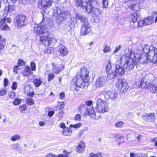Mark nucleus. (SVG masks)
Instances as JSON below:
<instances>
[{"label":"nucleus","mask_w":157,"mask_h":157,"mask_svg":"<svg viewBox=\"0 0 157 157\" xmlns=\"http://www.w3.org/2000/svg\"><path fill=\"white\" fill-rule=\"evenodd\" d=\"M149 59L146 53L139 54L131 52L130 56L124 55L121 57L120 61L121 65L128 70L133 69L135 62L136 64L147 63Z\"/></svg>","instance_id":"obj_1"},{"label":"nucleus","mask_w":157,"mask_h":157,"mask_svg":"<svg viewBox=\"0 0 157 157\" xmlns=\"http://www.w3.org/2000/svg\"><path fill=\"white\" fill-rule=\"evenodd\" d=\"M34 32L40 36V41L41 44L46 46H50L52 43V38L48 36L47 29L44 27L38 26L35 25L34 27Z\"/></svg>","instance_id":"obj_2"},{"label":"nucleus","mask_w":157,"mask_h":157,"mask_svg":"<svg viewBox=\"0 0 157 157\" xmlns=\"http://www.w3.org/2000/svg\"><path fill=\"white\" fill-rule=\"evenodd\" d=\"M53 14L56 17V22L60 24L64 21L66 20L69 17V12L67 11H61L58 7H55L53 10Z\"/></svg>","instance_id":"obj_3"},{"label":"nucleus","mask_w":157,"mask_h":157,"mask_svg":"<svg viewBox=\"0 0 157 157\" xmlns=\"http://www.w3.org/2000/svg\"><path fill=\"white\" fill-rule=\"evenodd\" d=\"M75 17L77 19H79L82 23V26L80 31L81 34L84 36L88 34L90 31V26L86 18L79 14H76Z\"/></svg>","instance_id":"obj_4"},{"label":"nucleus","mask_w":157,"mask_h":157,"mask_svg":"<svg viewBox=\"0 0 157 157\" xmlns=\"http://www.w3.org/2000/svg\"><path fill=\"white\" fill-rule=\"evenodd\" d=\"M95 109L99 113H103L109 110L107 103L101 98L97 99Z\"/></svg>","instance_id":"obj_5"},{"label":"nucleus","mask_w":157,"mask_h":157,"mask_svg":"<svg viewBox=\"0 0 157 157\" xmlns=\"http://www.w3.org/2000/svg\"><path fill=\"white\" fill-rule=\"evenodd\" d=\"M85 79L80 76V75H78L73 79V82L76 86L74 90L78 91L79 88H83L85 86V82H88L85 81Z\"/></svg>","instance_id":"obj_6"},{"label":"nucleus","mask_w":157,"mask_h":157,"mask_svg":"<svg viewBox=\"0 0 157 157\" xmlns=\"http://www.w3.org/2000/svg\"><path fill=\"white\" fill-rule=\"evenodd\" d=\"M115 80L117 82L115 86L117 89L121 93L126 92L128 86L125 80L122 78H116Z\"/></svg>","instance_id":"obj_7"},{"label":"nucleus","mask_w":157,"mask_h":157,"mask_svg":"<svg viewBox=\"0 0 157 157\" xmlns=\"http://www.w3.org/2000/svg\"><path fill=\"white\" fill-rule=\"evenodd\" d=\"M15 26L18 28H21L22 26L26 25L28 23L27 17L25 16H17L14 19Z\"/></svg>","instance_id":"obj_8"},{"label":"nucleus","mask_w":157,"mask_h":157,"mask_svg":"<svg viewBox=\"0 0 157 157\" xmlns=\"http://www.w3.org/2000/svg\"><path fill=\"white\" fill-rule=\"evenodd\" d=\"M104 96L105 100L108 101L110 99L114 100L117 96V93L114 90H103L101 92Z\"/></svg>","instance_id":"obj_9"},{"label":"nucleus","mask_w":157,"mask_h":157,"mask_svg":"<svg viewBox=\"0 0 157 157\" xmlns=\"http://www.w3.org/2000/svg\"><path fill=\"white\" fill-rule=\"evenodd\" d=\"M150 51L148 52V58L149 60L154 63H157V48L151 47Z\"/></svg>","instance_id":"obj_10"},{"label":"nucleus","mask_w":157,"mask_h":157,"mask_svg":"<svg viewBox=\"0 0 157 157\" xmlns=\"http://www.w3.org/2000/svg\"><path fill=\"white\" fill-rule=\"evenodd\" d=\"M85 113L86 114H88L90 117L94 119L98 120L101 117L98 113H95L93 107L86 109Z\"/></svg>","instance_id":"obj_11"},{"label":"nucleus","mask_w":157,"mask_h":157,"mask_svg":"<svg viewBox=\"0 0 157 157\" xmlns=\"http://www.w3.org/2000/svg\"><path fill=\"white\" fill-rule=\"evenodd\" d=\"M51 0H41L38 2V6L40 8H44L45 9L51 6Z\"/></svg>","instance_id":"obj_12"},{"label":"nucleus","mask_w":157,"mask_h":157,"mask_svg":"<svg viewBox=\"0 0 157 157\" xmlns=\"http://www.w3.org/2000/svg\"><path fill=\"white\" fill-rule=\"evenodd\" d=\"M93 5L91 3L89 2H83L81 6L83 9H85V11L88 13L92 12Z\"/></svg>","instance_id":"obj_13"},{"label":"nucleus","mask_w":157,"mask_h":157,"mask_svg":"<svg viewBox=\"0 0 157 157\" xmlns=\"http://www.w3.org/2000/svg\"><path fill=\"white\" fill-rule=\"evenodd\" d=\"M147 90L152 94H157V85L154 82H150L147 86Z\"/></svg>","instance_id":"obj_14"},{"label":"nucleus","mask_w":157,"mask_h":157,"mask_svg":"<svg viewBox=\"0 0 157 157\" xmlns=\"http://www.w3.org/2000/svg\"><path fill=\"white\" fill-rule=\"evenodd\" d=\"M80 76L85 79V81L86 82H88L89 80L90 77L88 76L89 72L87 71V69L85 68H81L80 71Z\"/></svg>","instance_id":"obj_15"},{"label":"nucleus","mask_w":157,"mask_h":157,"mask_svg":"<svg viewBox=\"0 0 157 157\" xmlns=\"http://www.w3.org/2000/svg\"><path fill=\"white\" fill-rule=\"evenodd\" d=\"M106 79V77L105 76H103L97 78L96 80L95 83V86L97 88H99L102 86Z\"/></svg>","instance_id":"obj_16"},{"label":"nucleus","mask_w":157,"mask_h":157,"mask_svg":"<svg viewBox=\"0 0 157 157\" xmlns=\"http://www.w3.org/2000/svg\"><path fill=\"white\" fill-rule=\"evenodd\" d=\"M129 19L130 22L131 23V26L130 27L131 29H135L136 27L135 26H132V23H134L136 22L137 19V15L136 13L132 14L129 16Z\"/></svg>","instance_id":"obj_17"},{"label":"nucleus","mask_w":157,"mask_h":157,"mask_svg":"<svg viewBox=\"0 0 157 157\" xmlns=\"http://www.w3.org/2000/svg\"><path fill=\"white\" fill-rule=\"evenodd\" d=\"M143 119L149 122L154 121L155 119V115L154 113L145 114L142 115Z\"/></svg>","instance_id":"obj_18"},{"label":"nucleus","mask_w":157,"mask_h":157,"mask_svg":"<svg viewBox=\"0 0 157 157\" xmlns=\"http://www.w3.org/2000/svg\"><path fill=\"white\" fill-rule=\"evenodd\" d=\"M24 91L26 95L32 97L34 94L33 88L29 86H26L24 88Z\"/></svg>","instance_id":"obj_19"},{"label":"nucleus","mask_w":157,"mask_h":157,"mask_svg":"<svg viewBox=\"0 0 157 157\" xmlns=\"http://www.w3.org/2000/svg\"><path fill=\"white\" fill-rule=\"evenodd\" d=\"M59 48V52L60 55L62 56H65L67 54V48L64 45H60Z\"/></svg>","instance_id":"obj_20"},{"label":"nucleus","mask_w":157,"mask_h":157,"mask_svg":"<svg viewBox=\"0 0 157 157\" xmlns=\"http://www.w3.org/2000/svg\"><path fill=\"white\" fill-rule=\"evenodd\" d=\"M114 69L116 73L120 75H122L125 73L124 69L119 65H116Z\"/></svg>","instance_id":"obj_21"},{"label":"nucleus","mask_w":157,"mask_h":157,"mask_svg":"<svg viewBox=\"0 0 157 157\" xmlns=\"http://www.w3.org/2000/svg\"><path fill=\"white\" fill-rule=\"evenodd\" d=\"M22 74L24 76H28L30 75L33 74V73L31 71L30 67L26 66L23 71Z\"/></svg>","instance_id":"obj_22"},{"label":"nucleus","mask_w":157,"mask_h":157,"mask_svg":"<svg viewBox=\"0 0 157 157\" xmlns=\"http://www.w3.org/2000/svg\"><path fill=\"white\" fill-rule=\"evenodd\" d=\"M106 71L107 74V77L109 78V79H112L114 78L116 75L114 68L113 71L112 69H111L108 70Z\"/></svg>","instance_id":"obj_23"},{"label":"nucleus","mask_w":157,"mask_h":157,"mask_svg":"<svg viewBox=\"0 0 157 157\" xmlns=\"http://www.w3.org/2000/svg\"><path fill=\"white\" fill-rule=\"evenodd\" d=\"M85 147V145L84 143L82 142H80L78 144V146L76 148L77 151L78 152H82Z\"/></svg>","instance_id":"obj_24"},{"label":"nucleus","mask_w":157,"mask_h":157,"mask_svg":"<svg viewBox=\"0 0 157 157\" xmlns=\"http://www.w3.org/2000/svg\"><path fill=\"white\" fill-rule=\"evenodd\" d=\"M62 133L64 136H69L72 134V130L69 128H65L62 131Z\"/></svg>","instance_id":"obj_25"},{"label":"nucleus","mask_w":157,"mask_h":157,"mask_svg":"<svg viewBox=\"0 0 157 157\" xmlns=\"http://www.w3.org/2000/svg\"><path fill=\"white\" fill-rule=\"evenodd\" d=\"M145 25H150L153 22V19L152 17L149 16L144 18V19Z\"/></svg>","instance_id":"obj_26"},{"label":"nucleus","mask_w":157,"mask_h":157,"mask_svg":"<svg viewBox=\"0 0 157 157\" xmlns=\"http://www.w3.org/2000/svg\"><path fill=\"white\" fill-rule=\"evenodd\" d=\"M92 12L97 16H99L102 13L101 11L98 8L94 7L92 8Z\"/></svg>","instance_id":"obj_27"},{"label":"nucleus","mask_w":157,"mask_h":157,"mask_svg":"<svg viewBox=\"0 0 157 157\" xmlns=\"http://www.w3.org/2000/svg\"><path fill=\"white\" fill-rule=\"evenodd\" d=\"M151 46H150L147 44L145 45L144 48H143V51L144 52V53H146L148 55V52H149V51L151 50Z\"/></svg>","instance_id":"obj_28"},{"label":"nucleus","mask_w":157,"mask_h":157,"mask_svg":"<svg viewBox=\"0 0 157 157\" xmlns=\"http://www.w3.org/2000/svg\"><path fill=\"white\" fill-rule=\"evenodd\" d=\"M1 25L0 26L1 29L2 30H7L9 29V27L6 23L1 22Z\"/></svg>","instance_id":"obj_29"},{"label":"nucleus","mask_w":157,"mask_h":157,"mask_svg":"<svg viewBox=\"0 0 157 157\" xmlns=\"http://www.w3.org/2000/svg\"><path fill=\"white\" fill-rule=\"evenodd\" d=\"M150 82H145L142 80H141L140 85L139 86V87L140 88H147V84H149Z\"/></svg>","instance_id":"obj_30"},{"label":"nucleus","mask_w":157,"mask_h":157,"mask_svg":"<svg viewBox=\"0 0 157 157\" xmlns=\"http://www.w3.org/2000/svg\"><path fill=\"white\" fill-rule=\"evenodd\" d=\"M21 138V136L18 134H16L12 136L10 138L11 140L13 141H15L20 140Z\"/></svg>","instance_id":"obj_31"},{"label":"nucleus","mask_w":157,"mask_h":157,"mask_svg":"<svg viewBox=\"0 0 157 157\" xmlns=\"http://www.w3.org/2000/svg\"><path fill=\"white\" fill-rule=\"evenodd\" d=\"M33 82L36 86L38 87L41 85V82L40 79L36 78L33 80Z\"/></svg>","instance_id":"obj_32"},{"label":"nucleus","mask_w":157,"mask_h":157,"mask_svg":"<svg viewBox=\"0 0 157 157\" xmlns=\"http://www.w3.org/2000/svg\"><path fill=\"white\" fill-rule=\"evenodd\" d=\"M139 5L138 4H133L129 5L128 7L132 10H136L137 9V7L138 8H139Z\"/></svg>","instance_id":"obj_33"},{"label":"nucleus","mask_w":157,"mask_h":157,"mask_svg":"<svg viewBox=\"0 0 157 157\" xmlns=\"http://www.w3.org/2000/svg\"><path fill=\"white\" fill-rule=\"evenodd\" d=\"M111 51L110 46L107 45H105L103 49V52L105 53H107V52H109Z\"/></svg>","instance_id":"obj_34"},{"label":"nucleus","mask_w":157,"mask_h":157,"mask_svg":"<svg viewBox=\"0 0 157 157\" xmlns=\"http://www.w3.org/2000/svg\"><path fill=\"white\" fill-rule=\"evenodd\" d=\"M101 153H98L96 154L91 153L90 154L89 157H102Z\"/></svg>","instance_id":"obj_35"},{"label":"nucleus","mask_w":157,"mask_h":157,"mask_svg":"<svg viewBox=\"0 0 157 157\" xmlns=\"http://www.w3.org/2000/svg\"><path fill=\"white\" fill-rule=\"evenodd\" d=\"M21 69V68L18 65H16L14 67L13 71L15 74H17L18 73V71H19V70Z\"/></svg>","instance_id":"obj_36"},{"label":"nucleus","mask_w":157,"mask_h":157,"mask_svg":"<svg viewBox=\"0 0 157 157\" xmlns=\"http://www.w3.org/2000/svg\"><path fill=\"white\" fill-rule=\"evenodd\" d=\"M12 147L13 149L17 151H18L20 149V146L18 144H12Z\"/></svg>","instance_id":"obj_37"},{"label":"nucleus","mask_w":157,"mask_h":157,"mask_svg":"<svg viewBox=\"0 0 157 157\" xmlns=\"http://www.w3.org/2000/svg\"><path fill=\"white\" fill-rule=\"evenodd\" d=\"M11 19L9 18H5L1 19V21L2 23H10L11 22Z\"/></svg>","instance_id":"obj_38"},{"label":"nucleus","mask_w":157,"mask_h":157,"mask_svg":"<svg viewBox=\"0 0 157 157\" xmlns=\"http://www.w3.org/2000/svg\"><path fill=\"white\" fill-rule=\"evenodd\" d=\"M106 71H107L108 70H109L111 69V63L110 60H108L107 64L106 66Z\"/></svg>","instance_id":"obj_39"},{"label":"nucleus","mask_w":157,"mask_h":157,"mask_svg":"<svg viewBox=\"0 0 157 157\" xmlns=\"http://www.w3.org/2000/svg\"><path fill=\"white\" fill-rule=\"evenodd\" d=\"M27 109L26 106L25 104H23L20 106L19 110L21 112L24 111Z\"/></svg>","instance_id":"obj_40"},{"label":"nucleus","mask_w":157,"mask_h":157,"mask_svg":"<svg viewBox=\"0 0 157 157\" xmlns=\"http://www.w3.org/2000/svg\"><path fill=\"white\" fill-rule=\"evenodd\" d=\"M26 102L28 105H32L34 104V101L31 98H28L26 100Z\"/></svg>","instance_id":"obj_41"},{"label":"nucleus","mask_w":157,"mask_h":157,"mask_svg":"<svg viewBox=\"0 0 157 157\" xmlns=\"http://www.w3.org/2000/svg\"><path fill=\"white\" fill-rule=\"evenodd\" d=\"M55 77V75L52 73H50L48 75V80L49 82L50 81L52 80Z\"/></svg>","instance_id":"obj_42"},{"label":"nucleus","mask_w":157,"mask_h":157,"mask_svg":"<svg viewBox=\"0 0 157 157\" xmlns=\"http://www.w3.org/2000/svg\"><path fill=\"white\" fill-rule=\"evenodd\" d=\"M138 25L139 27H141L145 25L144 19L139 21L138 22Z\"/></svg>","instance_id":"obj_43"},{"label":"nucleus","mask_w":157,"mask_h":157,"mask_svg":"<svg viewBox=\"0 0 157 157\" xmlns=\"http://www.w3.org/2000/svg\"><path fill=\"white\" fill-rule=\"evenodd\" d=\"M21 100L20 99H16L13 102V104L15 105H19L21 102Z\"/></svg>","instance_id":"obj_44"},{"label":"nucleus","mask_w":157,"mask_h":157,"mask_svg":"<svg viewBox=\"0 0 157 157\" xmlns=\"http://www.w3.org/2000/svg\"><path fill=\"white\" fill-rule=\"evenodd\" d=\"M5 45V41L4 40H3L0 43V50H2L4 48Z\"/></svg>","instance_id":"obj_45"},{"label":"nucleus","mask_w":157,"mask_h":157,"mask_svg":"<svg viewBox=\"0 0 157 157\" xmlns=\"http://www.w3.org/2000/svg\"><path fill=\"white\" fill-rule=\"evenodd\" d=\"M31 66V71H34L36 70V66L35 63L33 62H31L30 63Z\"/></svg>","instance_id":"obj_46"},{"label":"nucleus","mask_w":157,"mask_h":157,"mask_svg":"<svg viewBox=\"0 0 157 157\" xmlns=\"http://www.w3.org/2000/svg\"><path fill=\"white\" fill-rule=\"evenodd\" d=\"M124 124V122L121 121H120L117 122L115 124V126L117 127H121Z\"/></svg>","instance_id":"obj_47"},{"label":"nucleus","mask_w":157,"mask_h":157,"mask_svg":"<svg viewBox=\"0 0 157 157\" xmlns=\"http://www.w3.org/2000/svg\"><path fill=\"white\" fill-rule=\"evenodd\" d=\"M53 71L56 74H58L59 72H60V70L59 69V67L56 66L53 69Z\"/></svg>","instance_id":"obj_48"},{"label":"nucleus","mask_w":157,"mask_h":157,"mask_svg":"<svg viewBox=\"0 0 157 157\" xmlns=\"http://www.w3.org/2000/svg\"><path fill=\"white\" fill-rule=\"evenodd\" d=\"M103 8H107L108 7V1L107 0H102Z\"/></svg>","instance_id":"obj_49"},{"label":"nucleus","mask_w":157,"mask_h":157,"mask_svg":"<svg viewBox=\"0 0 157 157\" xmlns=\"http://www.w3.org/2000/svg\"><path fill=\"white\" fill-rule=\"evenodd\" d=\"M82 124L81 123H79L74 125H71L70 127L72 128H78L81 126Z\"/></svg>","instance_id":"obj_50"},{"label":"nucleus","mask_w":157,"mask_h":157,"mask_svg":"<svg viewBox=\"0 0 157 157\" xmlns=\"http://www.w3.org/2000/svg\"><path fill=\"white\" fill-rule=\"evenodd\" d=\"M17 64L18 65V66L20 67V66L24 65L25 64V62L22 59H19L18 61Z\"/></svg>","instance_id":"obj_51"},{"label":"nucleus","mask_w":157,"mask_h":157,"mask_svg":"<svg viewBox=\"0 0 157 157\" xmlns=\"http://www.w3.org/2000/svg\"><path fill=\"white\" fill-rule=\"evenodd\" d=\"M7 93V91L4 89H2L0 90V96L5 95Z\"/></svg>","instance_id":"obj_52"},{"label":"nucleus","mask_w":157,"mask_h":157,"mask_svg":"<svg viewBox=\"0 0 157 157\" xmlns=\"http://www.w3.org/2000/svg\"><path fill=\"white\" fill-rule=\"evenodd\" d=\"M17 86V83L15 82H13L12 86V89L13 90H15Z\"/></svg>","instance_id":"obj_53"},{"label":"nucleus","mask_w":157,"mask_h":157,"mask_svg":"<svg viewBox=\"0 0 157 157\" xmlns=\"http://www.w3.org/2000/svg\"><path fill=\"white\" fill-rule=\"evenodd\" d=\"M84 0H75L76 3L77 5V6H81V5L83 2Z\"/></svg>","instance_id":"obj_54"},{"label":"nucleus","mask_w":157,"mask_h":157,"mask_svg":"<svg viewBox=\"0 0 157 157\" xmlns=\"http://www.w3.org/2000/svg\"><path fill=\"white\" fill-rule=\"evenodd\" d=\"M77 19L76 18L75 19L74 17H72L71 19V24H74L77 22Z\"/></svg>","instance_id":"obj_55"},{"label":"nucleus","mask_w":157,"mask_h":157,"mask_svg":"<svg viewBox=\"0 0 157 157\" xmlns=\"http://www.w3.org/2000/svg\"><path fill=\"white\" fill-rule=\"evenodd\" d=\"M8 9L9 11H11L14 9V6L13 5H9L8 7Z\"/></svg>","instance_id":"obj_56"},{"label":"nucleus","mask_w":157,"mask_h":157,"mask_svg":"<svg viewBox=\"0 0 157 157\" xmlns=\"http://www.w3.org/2000/svg\"><path fill=\"white\" fill-rule=\"evenodd\" d=\"M15 94L13 92H11L9 94V97L11 98H15Z\"/></svg>","instance_id":"obj_57"},{"label":"nucleus","mask_w":157,"mask_h":157,"mask_svg":"<svg viewBox=\"0 0 157 157\" xmlns=\"http://www.w3.org/2000/svg\"><path fill=\"white\" fill-rule=\"evenodd\" d=\"M46 157H58V155H56L54 154L50 153L46 156Z\"/></svg>","instance_id":"obj_58"},{"label":"nucleus","mask_w":157,"mask_h":157,"mask_svg":"<svg viewBox=\"0 0 157 157\" xmlns=\"http://www.w3.org/2000/svg\"><path fill=\"white\" fill-rule=\"evenodd\" d=\"M59 98L61 99H63L65 98V94L63 92L60 93L59 96Z\"/></svg>","instance_id":"obj_59"},{"label":"nucleus","mask_w":157,"mask_h":157,"mask_svg":"<svg viewBox=\"0 0 157 157\" xmlns=\"http://www.w3.org/2000/svg\"><path fill=\"white\" fill-rule=\"evenodd\" d=\"M60 128L63 129L67 128L66 127L65 124L63 123H61L59 125Z\"/></svg>","instance_id":"obj_60"},{"label":"nucleus","mask_w":157,"mask_h":157,"mask_svg":"<svg viewBox=\"0 0 157 157\" xmlns=\"http://www.w3.org/2000/svg\"><path fill=\"white\" fill-rule=\"evenodd\" d=\"M121 48V45H119L118 47H116L113 51L114 53L117 52Z\"/></svg>","instance_id":"obj_61"},{"label":"nucleus","mask_w":157,"mask_h":157,"mask_svg":"<svg viewBox=\"0 0 157 157\" xmlns=\"http://www.w3.org/2000/svg\"><path fill=\"white\" fill-rule=\"evenodd\" d=\"M4 86H6L8 84V80L6 78H5L4 81Z\"/></svg>","instance_id":"obj_62"},{"label":"nucleus","mask_w":157,"mask_h":157,"mask_svg":"<svg viewBox=\"0 0 157 157\" xmlns=\"http://www.w3.org/2000/svg\"><path fill=\"white\" fill-rule=\"evenodd\" d=\"M81 118V116L80 115V114H78L76 115L75 117V119L76 121L80 119Z\"/></svg>","instance_id":"obj_63"},{"label":"nucleus","mask_w":157,"mask_h":157,"mask_svg":"<svg viewBox=\"0 0 157 157\" xmlns=\"http://www.w3.org/2000/svg\"><path fill=\"white\" fill-rule=\"evenodd\" d=\"M59 109H61L64 107V105L63 102H60L59 103Z\"/></svg>","instance_id":"obj_64"}]
</instances>
